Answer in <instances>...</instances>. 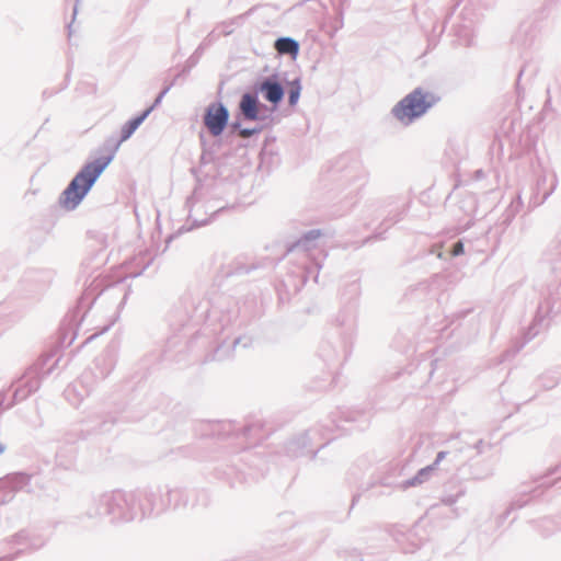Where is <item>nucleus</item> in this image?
Here are the masks:
<instances>
[{
    "label": "nucleus",
    "mask_w": 561,
    "mask_h": 561,
    "mask_svg": "<svg viewBox=\"0 0 561 561\" xmlns=\"http://www.w3.org/2000/svg\"><path fill=\"white\" fill-rule=\"evenodd\" d=\"M439 459H444L443 453H439V454H438V460H439Z\"/></svg>",
    "instance_id": "f8f14e48"
},
{
    "label": "nucleus",
    "mask_w": 561,
    "mask_h": 561,
    "mask_svg": "<svg viewBox=\"0 0 561 561\" xmlns=\"http://www.w3.org/2000/svg\"><path fill=\"white\" fill-rule=\"evenodd\" d=\"M252 134H253V130H250V129H242V130L240 131V135H241L242 137H244V138L250 137Z\"/></svg>",
    "instance_id": "9d476101"
},
{
    "label": "nucleus",
    "mask_w": 561,
    "mask_h": 561,
    "mask_svg": "<svg viewBox=\"0 0 561 561\" xmlns=\"http://www.w3.org/2000/svg\"><path fill=\"white\" fill-rule=\"evenodd\" d=\"M439 459H444L443 453H439V454H438V460H439Z\"/></svg>",
    "instance_id": "ddd939ff"
},
{
    "label": "nucleus",
    "mask_w": 561,
    "mask_h": 561,
    "mask_svg": "<svg viewBox=\"0 0 561 561\" xmlns=\"http://www.w3.org/2000/svg\"><path fill=\"white\" fill-rule=\"evenodd\" d=\"M275 49L279 54H289L295 57L298 54L299 45L296 41H294L289 37H283V38H278L275 42Z\"/></svg>",
    "instance_id": "423d86ee"
},
{
    "label": "nucleus",
    "mask_w": 561,
    "mask_h": 561,
    "mask_svg": "<svg viewBox=\"0 0 561 561\" xmlns=\"http://www.w3.org/2000/svg\"><path fill=\"white\" fill-rule=\"evenodd\" d=\"M299 98V90H293L289 94V103L295 104Z\"/></svg>",
    "instance_id": "1a4fd4ad"
},
{
    "label": "nucleus",
    "mask_w": 561,
    "mask_h": 561,
    "mask_svg": "<svg viewBox=\"0 0 561 561\" xmlns=\"http://www.w3.org/2000/svg\"><path fill=\"white\" fill-rule=\"evenodd\" d=\"M240 110L247 119L256 121L259 118V102L256 98L251 94H244L242 96Z\"/></svg>",
    "instance_id": "20e7f679"
},
{
    "label": "nucleus",
    "mask_w": 561,
    "mask_h": 561,
    "mask_svg": "<svg viewBox=\"0 0 561 561\" xmlns=\"http://www.w3.org/2000/svg\"><path fill=\"white\" fill-rule=\"evenodd\" d=\"M434 103V99L421 89L403 98L392 110L393 115L401 122L410 123L423 115Z\"/></svg>",
    "instance_id": "f03ea898"
},
{
    "label": "nucleus",
    "mask_w": 561,
    "mask_h": 561,
    "mask_svg": "<svg viewBox=\"0 0 561 561\" xmlns=\"http://www.w3.org/2000/svg\"><path fill=\"white\" fill-rule=\"evenodd\" d=\"M261 90L265 93V99L272 103H278L284 96L283 88L276 82L265 81Z\"/></svg>",
    "instance_id": "39448f33"
},
{
    "label": "nucleus",
    "mask_w": 561,
    "mask_h": 561,
    "mask_svg": "<svg viewBox=\"0 0 561 561\" xmlns=\"http://www.w3.org/2000/svg\"><path fill=\"white\" fill-rule=\"evenodd\" d=\"M4 451V446L2 444H0V454H2Z\"/></svg>",
    "instance_id": "9b49d317"
},
{
    "label": "nucleus",
    "mask_w": 561,
    "mask_h": 561,
    "mask_svg": "<svg viewBox=\"0 0 561 561\" xmlns=\"http://www.w3.org/2000/svg\"><path fill=\"white\" fill-rule=\"evenodd\" d=\"M453 255H459V254H462L463 253V244L462 242L458 241L455 243L454 248H453V251H451Z\"/></svg>",
    "instance_id": "6e6552de"
},
{
    "label": "nucleus",
    "mask_w": 561,
    "mask_h": 561,
    "mask_svg": "<svg viewBox=\"0 0 561 561\" xmlns=\"http://www.w3.org/2000/svg\"><path fill=\"white\" fill-rule=\"evenodd\" d=\"M113 157L114 151L93 162L87 163L64 191L60 197V205L66 209L76 208L90 191L96 179L111 163Z\"/></svg>",
    "instance_id": "f257e3e1"
},
{
    "label": "nucleus",
    "mask_w": 561,
    "mask_h": 561,
    "mask_svg": "<svg viewBox=\"0 0 561 561\" xmlns=\"http://www.w3.org/2000/svg\"><path fill=\"white\" fill-rule=\"evenodd\" d=\"M146 115H147V112L144 113L141 116H138V117L129 121L128 123H126L123 126L122 131H121V138H119L117 146L119 144H122L123 141L127 140L134 134V131L139 127V125L145 119Z\"/></svg>",
    "instance_id": "0eeeda50"
},
{
    "label": "nucleus",
    "mask_w": 561,
    "mask_h": 561,
    "mask_svg": "<svg viewBox=\"0 0 561 561\" xmlns=\"http://www.w3.org/2000/svg\"><path fill=\"white\" fill-rule=\"evenodd\" d=\"M228 118L227 108L220 103H213L206 110L204 123L213 136H219L224 131Z\"/></svg>",
    "instance_id": "7ed1b4c3"
}]
</instances>
